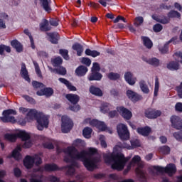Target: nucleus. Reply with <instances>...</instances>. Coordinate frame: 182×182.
I'll use <instances>...</instances> for the list:
<instances>
[{"mask_svg":"<svg viewBox=\"0 0 182 182\" xmlns=\"http://www.w3.org/2000/svg\"><path fill=\"white\" fill-rule=\"evenodd\" d=\"M103 159L107 164H112L111 168L112 170H117V171H122L127 163V159L124 157V154L117 152L111 154H104Z\"/></svg>","mask_w":182,"mask_h":182,"instance_id":"obj_1","label":"nucleus"},{"mask_svg":"<svg viewBox=\"0 0 182 182\" xmlns=\"http://www.w3.org/2000/svg\"><path fill=\"white\" fill-rule=\"evenodd\" d=\"M28 117L30 119H35L37 122V129L42 132L43 128L48 129L49 127V118L46 117L42 112H38V110L35 109H31L27 113Z\"/></svg>","mask_w":182,"mask_h":182,"instance_id":"obj_2","label":"nucleus"},{"mask_svg":"<svg viewBox=\"0 0 182 182\" xmlns=\"http://www.w3.org/2000/svg\"><path fill=\"white\" fill-rule=\"evenodd\" d=\"M171 123L173 129L180 130L173 132V136L177 140V141L182 142V119L178 116L173 115L171 117Z\"/></svg>","mask_w":182,"mask_h":182,"instance_id":"obj_3","label":"nucleus"},{"mask_svg":"<svg viewBox=\"0 0 182 182\" xmlns=\"http://www.w3.org/2000/svg\"><path fill=\"white\" fill-rule=\"evenodd\" d=\"M63 153L65 154H68L70 158H71V164L68 165V166L71 167H79V163L76 161V160H80L82 158H77V155L80 154L79 153V151H77V149L75 146H68L66 149L63 150Z\"/></svg>","mask_w":182,"mask_h":182,"instance_id":"obj_4","label":"nucleus"},{"mask_svg":"<svg viewBox=\"0 0 182 182\" xmlns=\"http://www.w3.org/2000/svg\"><path fill=\"white\" fill-rule=\"evenodd\" d=\"M82 159V161L83 163V165L88 170V171H93L95 168L97 167V163L100 162V158L99 157H94V158H90V157H80Z\"/></svg>","mask_w":182,"mask_h":182,"instance_id":"obj_5","label":"nucleus"},{"mask_svg":"<svg viewBox=\"0 0 182 182\" xmlns=\"http://www.w3.org/2000/svg\"><path fill=\"white\" fill-rule=\"evenodd\" d=\"M65 98L73 105L69 107L70 110L72 112H79L80 110V105H77L79 100H80L79 95L76 94H67Z\"/></svg>","mask_w":182,"mask_h":182,"instance_id":"obj_6","label":"nucleus"},{"mask_svg":"<svg viewBox=\"0 0 182 182\" xmlns=\"http://www.w3.org/2000/svg\"><path fill=\"white\" fill-rule=\"evenodd\" d=\"M11 114L16 116V111L12 109L4 110L3 112V117H0V120H1L3 123H16V119H15V117H12L11 116Z\"/></svg>","mask_w":182,"mask_h":182,"instance_id":"obj_7","label":"nucleus"},{"mask_svg":"<svg viewBox=\"0 0 182 182\" xmlns=\"http://www.w3.org/2000/svg\"><path fill=\"white\" fill-rule=\"evenodd\" d=\"M61 130L62 133H69L71 129H73V121L66 115H63L61 118Z\"/></svg>","mask_w":182,"mask_h":182,"instance_id":"obj_8","label":"nucleus"},{"mask_svg":"<svg viewBox=\"0 0 182 182\" xmlns=\"http://www.w3.org/2000/svg\"><path fill=\"white\" fill-rule=\"evenodd\" d=\"M117 132L121 140H129L130 139V132L127 126L124 124H119L117 126Z\"/></svg>","mask_w":182,"mask_h":182,"instance_id":"obj_9","label":"nucleus"},{"mask_svg":"<svg viewBox=\"0 0 182 182\" xmlns=\"http://www.w3.org/2000/svg\"><path fill=\"white\" fill-rule=\"evenodd\" d=\"M153 168L154 170H156V171H158V173H161L162 174L163 173H166L167 174H174L176 173V171H177V168L174 164H170L165 168L159 166H154Z\"/></svg>","mask_w":182,"mask_h":182,"instance_id":"obj_10","label":"nucleus"},{"mask_svg":"<svg viewBox=\"0 0 182 182\" xmlns=\"http://www.w3.org/2000/svg\"><path fill=\"white\" fill-rule=\"evenodd\" d=\"M145 117L147 119H157L161 116V111L153 108H148L145 110Z\"/></svg>","mask_w":182,"mask_h":182,"instance_id":"obj_11","label":"nucleus"},{"mask_svg":"<svg viewBox=\"0 0 182 182\" xmlns=\"http://www.w3.org/2000/svg\"><path fill=\"white\" fill-rule=\"evenodd\" d=\"M117 110L118 112H119V114H121V116L125 119V120H130V119L133 117V114L131 112V111L123 106L117 107Z\"/></svg>","mask_w":182,"mask_h":182,"instance_id":"obj_12","label":"nucleus"},{"mask_svg":"<svg viewBox=\"0 0 182 182\" xmlns=\"http://www.w3.org/2000/svg\"><path fill=\"white\" fill-rule=\"evenodd\" d=\"M53 93V89L52 87H45L36 92L37 96H46V97H50Z\"/></svg>","mask_w":182,"mask_h":182,"instance_id":"obj_13","label":"nucleus"},{"mask_svg":"<svg viewBox=\"0 0 182 182\" xmlns=\"http://www.w3.org/2000/svg\"><path fill=\"white\" fill-rule=\"evenodd\" d=\"M90 124L91 126H93L94 127H97V129H99V130H101L102 132H105L106 129H107V126H106V124L105 122L99 121L97 119H92L90 122Z\"/></svg>","mask_w":182,"mask_h":182,"instance_id":"obj_14","label":"nucleus"},{"mask_svg":"<svg viewBox=\"0 0 182 182\" xmlns=\"http://www.w3.org/2000/svg\"><path fill=\"white\" fill-rule=\"evenodd\" d=\"M176 41H177V38L173 37L168 42H166L164 46L159 47V49L161 53L163 55L168 53V45H170L171 43H173V45H176V43H177Z\"/></svg>","mask_w":182,"mask_h":182,"instance_id":"obj_15","label":"nucleus"},{"mask_svg":"<svg viewBox=\"0 0 182 182\" xmlns=\"http://www.w3.org/2000/svg\"><path fill=\"white\" fill-rule=\"evenodd\" d=\"M47 36H48V41L53 45H58L59 43V39H60V36H59V33L56 32L53 33H46Z\"/></svg>","mask_w":182,"mask_h":182,"instance_id":"obj_16","label":"nucleus"},{"mask_svg":"<svg viewBox=\"0 0 182 182\" xmlns=\"http://www.w3.org/2000/svg\"><path fill=\"white\" fill-rule=\"evenodd\" d=\"M23 166L27 168V170H31L33 167L34 164V159L33 156L27 155L25 159L23 161Z\"/></svg>","mask_w":182,"mask_h":182,"instance_id":"obj_17","label":"nucleus"},{"mask_svg":"<svg viewBox=\"0 0 182 182\" xmlns=\"http://www.w3.org/2000/svg\"><path fill=\"white\" fill-rule=\"evenodd\" d=\"M102 77L103 75H102V73L100 72L91 71V73L89 74L87 79L90 80V82H93V80L99 82L102 80Z\"/></svg>","mask_w":182,"mask_h":182,"instance_id":"obj_18","label":"nucleus"},{"mask_svg":"<svg viewBox=\"0 0 182 182\" xmlns=\"http://www.w3.org/2000/svg\"><path fill=\"white\" fill-rule=\"evenodd\" d=\"M20 75L23 79H25L26 82H28V83H31V78L29 77V73L28 72V70L26 69V65L25 63H21V69L20 71Z\"/></svg>","mask_w":182,"mask_h":182,"instance_id":"obj_19","label":"nucleus"},{"mask_svg":"<svg viewBox=\"0 0 182 182\" xmlns=\"http://www.w3.org/2000/svg\"><path fill=\"white\" fill-rule=\"evenodd\" d=\"M44 170L47 172L60 171L63 168L59 167L56 164H46L44 165Z\"/></svg>","mask_w":182,"mask_h":182,"instance_id":"obj_20","label":"nucleus"},{"mask_svg":"<svg viewBox=\"0 0 182 182\" xmlns=\"http://www.w3.org/2000/svg\"><path fill=\"white\" fill-rule=\"evenodd\" d=\"M97 154V149L96 148H89L88 151H82L80 152V154L77 155V159L80 157H86V156H95Z\"/></svg>","mask_w":182,"mask_h":182,"instance_id":"obj_21","label":"nucleus"},{"mask_svg":"<svg viewBox=\"0 0 182 182\" xmlns=\"http://www.w3.org/2000/svg\"><path fill=\"white\" fill-rule=\"evenodd\" d=\"M151 18L154 19V21L159 22V23H162L163 25H167V23H170V19L166 16H159L156 14H153Z\"/></svg>","mask_w":182,"mask_h":182,"instance_id":"obj_22","label":"nucleus"},{"mask_svg":"<svg viewBox=\"0 0 182 182\" xmlns=\"http://www.w3.org/2000/svg\"><path fill=\"white\" fill-rule=\"evenodd\" d=\"M124 79L127 83H129L130 86L136 85V81L137 80V78L133 77V73L131 72L125 73Z\"/></svg>","mask_w":182,"mask_h":182,"instance_id":"obj_23","label":"nucleus"},{"mask_svg":"<svg viewBox=\"0 0 182 182\" xmlns=\"http://www.w3.org/2000/svg\"><path fill=\"white\" fill-rule=\"evenodd\" d=\"M136 132L138 134L141 136H144V137H147L151 133V128L150 127H138L136 129Z\"/></svg>","mask_w":182,"mask_h":182,"instance_id":"obj_24","label":"nucleus"},{"mask_svg":"<svg viewBox=\"0 0 182 182\" xmlns=\"http://www.w3.org/2000/svg\"><path fill=\"white\" fill-rule=\"evenodd\" d=\"M88 70H89L87 68L86 66L80 65L75 69V73L76 76H78L79 77H82L85 76L86 75V73H87Z\"/></svg>","mask_w":182,"mask_h":182,"instance_id":"obj_25","label":"nucleus"},{"mask_svg":"<svg viewBox=\"0 0 182 182\" xmlns=\"http://www.w3.org/2000/svg\"><path fill=\"white\" fill-rule=\"evenodd\" d=\"M90 93L94 96H97L98 97H102L103 96V91L100 87L95 85H91L89 89Z\"/></svg>","mask_w":182,"mask_h":182,"instance_id":"obj_26","label":"nucleus"},{"mask_svg":"<svg viewBox=\"0 0 182 182\" xmlns=\"http://www.w3.org/2000/svg\"><path fill=\"white\" fill-rule=\"evenodd\" d=\"M52 29V27L49 26V21L46 18H43L40 23V30L41 32H49Z\"/></svg>","mask_w":182,"mask_h":182,"instance_id":"obj_27","label":"nucleus"},{"mask_svg":"<svg viewBox=\"0 0 182 182\" xmlns=\"http://www.w3.org/2000/svg\"><path fill=\"white\" fill-rule=\"evenodd\" d=\"M11 46L12 48L16 49V52L21 53L23 50V46L18 41V40H13L11 41Z\"/></svg>","mask_w":182,"mask_h":182,"instance_id":"obj_28","label":"nucleus"},{"mask_svg":"<svg viewBox=\"0 0 182 182\" xmlns=\"http://www.w3.org/2000/svg\"><path fill=\"white\" fill-rule=\"evenodd\" d=\"M41 6L43 8L46 12H52V8L50 7V4H52V0H40Z\"/></svg>","mask_w":182,"mask_h":182,"instance_id":"obj_29","label":"nucleus"},{"mask_svg":"<svg viewBox=\"0 0 182 182\" xmlns=\"http://www.w3.org/2000/svg\"><path fill=\"white\" fill-rule=\"evenodd\" d=\"M58 80L61 83H63V85H65V86L68 87V90H70V92H76L77 90L76 87L73 86L72 83L69 82V80L62 77H60Z\"/></svg>","mask_w":182,"mask_h":182,"instance_id":"obj_30","label":"nucleus"},{"mask_svg":"<svg viewBox=\"0 0 182 182\" xmlns=\"http://www.w3.org/2000/svg\"><path fill=\"white\" fill-rule=\"evenodd\" d=\"M50 72H53V73H57V75H61V76H65L66 75V68L63 66H59L57 67V68H50Z\"/></svg>","mask_w":182,"mask_h":182,"instance_id":"obj_31","label":"nucleus"},{"mask_svg":"<svg viewBox=\"0 0 182 182\" xmlns=\"http://www.w3.org/2000/svg\"><path fill=\"white\" fill-rule=\"evenodd\" d=\"M169 70H178L180 69V63L178 61H171L166 65Z\"/></svg>","mask_w":182,"mask_h":182,"instance_id":"obj_32","label":"nucleus"},{"mask_svg":"<svg viewBox=\"0 0 182 182\" xmlns=\"http://www.w3.org/2000/svg\"><path fill=\"white\" fill-rule=\"evenodd\" d=\"M73 50H76L77 55L78 56H82L83 53V46L79 43H75L72 46Z\"/></svg>","mask_w":182,"mask_h":182,"instance_id":"obj_33","label":"nucleus"},{"mask_svg":"<svg viewBox=\"0 0 182 182\" xmlns=\"http://www.w3.org/2000/svg\"><path fill=\"white\" fill-rule=\"evenodd\" d=\"M141 39L143 44L147 48V49H151V48H153V41H151L150 38L147 36H141Z\"/></svg>","mask_w":182,"mask_h":182,"instance_id":"obj_34","label":"nucleus"},{"mask_svg":"<svg viewBox=\"0 0 182 182\" xmlns=\"http://www.w3.org/2000/svg\"><path fill=\"white\" fill-rule=\"evenodd\" d=\"M139 87L141 92H143V93H144L145 95H149V93H150V89H149V86L146 83V81H144V80H141L139 82Z\"/></svg>","mask_w":182,"mask_h":182,"instance_id":"obj_35","label":"nucleus"},{"mask_svg":"<svg viewBox=\"0 0 182 182\" xmlns=\"http://www.w3.org/2000/svg\"><path fill=\"white\" fill-rule=\"evenodd\" d=\"M17 137L21 139L22 141H26L31 139V135L25 131H20L17 133Z\"/></svg>","mask_w":182,"mask_h":182,"instance_id":"obj_36","label":"nucleus"},{"mask_svg":"<svg viewBox=\"0 0 182 182\" xmlns=\"http://www.w3.org/2000/svg\"><path fill=\"white\" fill-rule=\"evenodd\" d=\"M144 61L146 62L149 65H151V66H154L155 68H157L160 65V60H159L156 58H145Z\"/></svg>","mask_w":182,"mask_h":182,"instance_id":"obj_37","label":"nucleus"},{"mask_svg":"<svg viewBox=\"0 0 182 182\" xmlns=\"http://www.w3.org/2000/svg\"><path fill=\"white\" fill-rule=\"evenodd\" d=\"M166 18H168V19H171L173 18L181 19V14L177 11L171 10L167 14Z\"/></svg>","mask_w":182,"mask_h":182,"instance_id":"obj_38","label":"nucleus"},{"mask_svg":"<svg viewBox=\"0 0 182 182\" xmlns=\"http://www.w3.org/2000/svg\"><path fill=\"white\" fill-rule=\"evenodd\" d=\"M22 149H21V147H18V149L13 150L11 156L14 159V160L19 161V160H21V159H22V155L19 152Z\"/></svg>","mask_w":182,"mask_h":182,"instance_id":"obj_39","label":"nucleus"},{"mask_svg":"<svg viewBox=\"0 0 182 182\" xmlns=\"http://www.w3.org/2000/svg\"><path fill=\"white\" fill-rule=\"evenodd\" d=\"M5 140L8 141H11V143H14L16 141V139H18V134H4Z\"/></svg>","mask_w":182,"mask_h":182,"instance_id":"obj_40","label":"nucleus"},{"mask_svg":"<svg viewBox=\"0 0 182 182\" xmlns=\"http://www.w3.org/2000/svg\"><path fill=\"white\" fill-rule=\"evenodd\" d=\"M63 63V60L60 57H57L51 60V65L53 68H59Z\"/></svg>","mask_w":182,"mask_h":182,"instance_id":"obj_41","label":"nucleus"},{"mask_svg":"<svg viewBox=\"0 0 182 182\" xmlns=\"http://www.w3.org/2000/svg\"><path fill=\"white\" fill-rule=\"evenodd\" d=\"M5 50L7 53H11V47L5 44H0V55L4 56Z\"/></svg>","mask_w":182,"mask_h":182,"instance_id":"obj_42","label":"nucleus"},{"mask_svg":"<svg viewBox=\"0 0 182 182\" xmlns=\"http://www.w3.org/2000/svg\"><path fill=\"white\" fill-rule=\"evenodd\" d=\"M92 132H93L92 128H90L89 127H87L83 129L82 134H83L84 137H85V139H90Z\"/></svg>","mask_w":182,"mask_h":182,"instance_id":"obj_43","label":"nucleus"},{"mask_svg":"<svg viewBox=\"0 0 182 182\" xmlns=\"http://www.w3.org/2000/svg\"><path fill=\"white\" fill-rule=\"evenodd\" d=\"M170 151H171V149H170V146H162L159 148V153H161V154L167 155L170 154Z\"/></svg>","mask_w":182,"mask_h":182,"instance_id":"obj_44","label":"nucleus"},{"mask_svg":"<svg viewBox=\"0 0 182 182\" xmlns=\"http://www.w3.org/2000/svg\"><path fill=\"white\" fill-rule=\"evenodd\" d=\"M59 53L60 55H61L63 59H65V60H69V50H68L67 49H60Z\"/></svg>","mask_w":182,"mask_h":182,"instance_id":"obj_45","label":"nucleus"},{"mask_svg":"<svg viewBox=\"0 0 182 182\" xmlns=\"http://www.w3.org/2000/svg\"><path fill=\"white\" fill-rule=\"evenodd\" d=\"M107 77L109 80H118L120 79V74L111 72L107 74Z\"/></svg>","mask_w":182,"mask_h":182,"instance_id":"obj_46","label":"nucleus"},{"mask_svg":"<svg viewBox=\"0 0 182 182\" xmlns=\"http://www.w3.org/2000/svg\"><path fill=\"white\" fill-rule=\"evenodd\" d=\"M110 104L108 103V102H103L102 105H101V107H100V109H101V112L102 113H107V112H109V110H110Z\"/></svg>","mask_w":182,"mask_h":182,"instance_id":"obj_47","label":"nucleus"},{"mask_svg":"<svg viewBox=\"0 0 182 182\" xmlns=\"http://www.w3.org/2000/svg\"><path fill=\"white\" fill-rule=\"evenodd\" d=\"M159 89H160L159 77H156L154 96H155V97L159 96Z\"/></svg>","mask_w":182,"mask_h":182,"instance_id":"obj_48","label":"nucleus"},{"mask_svg":"<svg viewBox=\"0 0 182 182\" xmlns=\"http://www.w3.org/2000/svg\"><path fill=\"white\" fill-rule=\"evenodd\" d=\"M33 65L35 67L36 75L38 76V77H42V71L41 70V68H39V64H38L37 62L33 61Z\"/></svg>","mask_w":182,"mask_h":182,"instance_id":"obj_49","label":"nucleus"},{"mask_svg":"<svg viewBox=\"0 0 182 182\" xmlns=\"http://www.w3.org/2000/svg\"><path fill=\"white\" fill-rule=\"evenodd\" d=\"M33 159L34 160V164H36V166H41V164H42V158H41L39 155H34L33 156Z\"/></svg>","mask_w":182,"mask_h":182,"instance_id":"obj_50","label":"nucleus"},{"mask_svg":"<svg viewBox=\"0 0 182 182\" xmlns=\"http://www.w3.org/2000/svg\"><path fill=\"white\" fill-rule=\"evenodd\" d=\"M43 147L44 149H47L48 150H53L55 149V146L50 141H45L43 143Z\"/></svg>","mask_w":182,"mask_h":182,"instance_id":"obj_51","label":"nucleus"},{"mask_svg":"<svg viewBox=\"0 0 182 182\" xmlns=\"http://www.w3.org/2000/svg\"><path fill=\"white\" fill-rule=\"evenodd\" d=\"M135 21H136V22H134V25L136 28H138V26H140V25H141V23L144 22V18H143L142 16H138V17H136Z\"/></svg>","mask_w":182,"mask_h":182,"instance_id":"obj_52","label":"nucleus"},{"mask_svg":"<svg viewBox=\"0 0 182 182\" xmlns=\"http://www.w3.org/2000/svg\"><path fill=\"white\" fill-rule=\"evenodd\" d=\"M66 168H68L66 174L68 176H75V173H76V169H75L74 167L69 166L68 165L66 166Z\"/></svg>","mask_w":182,"mask_h":182,"instance_id":"obj_53","label":"nucleus"},{"mask_svg":"<svg viewBox=\"0 0 182 182\" xmlns=\"http://www.w3.org/2000/svg\"><path fill=\"white\" fill-rule=\"evenodd\" d=\"M81 63H82V65H86V66H90V65H92V60L89 58L83 57Z\"/></svg>","mask_w":182,"mask_h":182,"instance_id":"obj_54","label":"nucleus"},{"mask_svg":"<svg viewBox=\"0 0 182 182\" xmlns=\"http://www.w3.org/2000/svg\"><path fill=\"white\" fill-rule=\"evenodd\" d=\"M23 97L28 102V103H31V105H35L36 101L32 97L29 95H23Z\"/></svg>","mask_w":182,"mask_h":182,"instance_id":"obj_55","label":"nucleus"},{"mask_svg":"<svg viewBox=\"0 0 182 182\" xmlns=\"http://www.w3.org/2000/svg\"><path fill=\"white\" fill-rule=\"evenodd\" d=\"M50 25H51V26H59V19L58 18H50L49 21Z\"/></svg>","mask_w":182,"mask_h":182,"instance_id":"obj_56","label":"nucleus"},{"mask_svg":"<svg viewBox=\"0 0 182 182\" xmlns=\"http://www.w3.org/2000/svg\"><path fill=\"white\" fill-rule=\"evenodd\" d=\"M32 86L34 89H39V87H43V83L39 82L38 81H32Z\"/></svg>","mask_w":182,"mask_h":182,"instance_id":"obj_57","label":"nucleus"},{"mask_svg":"<svg viewBox=\"0 0 182 182\" xmlns=\"http://www.w3.org/2000/svg\"><path fill=\"white\" fill-rule=\"evenodd\" d=\"M154 32H161L163 31V26L160 23H156L153 26Z\"/></svg>","mask_w":182,"mask_h":182,"instance_id":"obj_58","label":"nucleus"},{"mask_svg":"<svg viewBox=\"0 0 182 182\" xmlns=\"http://www.w3.org/2000/svg\"><path fill=\"white\" fill-rule=\"evenodd\" d=\"M134 95H136V92H134L132 90H128L127 91V97H129L130 99V100H133V99H134Z\"/></svg>","mask_w":182,"mask_h":182,"instance_id":"obj_59","label":"nucleus"},{"mask_svg":"<svg viewBox=\"0 0 182 182\" xmlns=\"http://www.w3.org/2000/svg\"><path fill=\"white\" fill-rule=\"evenodd\" d=\"M91 72H100V65L97 63H94Z\"/></svg>","mask_w":182,"mask_h":182,"instance_id":"obj_60","label":"nucleus"},{"mask_svg":"<svg viewBox=\"0 0 182 182\" xmlns=\"http://www.w3.org/2000/svg\"><path fill=\"white\" fill-rule=\"evenodd\" d=\"M48 181L60 182V178L56 177L55 176L51 175V176H48Z\"/></svg>","mask_w":182,"mask_h":182,"instance_id":"obj_61","label":"nucleus"},{"mask_svg":"<svg viewBox=\"0 0 182 182\" xmlns=\"http://www.w3.org/2000/svg\"><path fill=\"white\" fill-rule=\"evenodd\" d=\"M131 146H132V147H140V141L139 139L131 141Z\"/></svg>","mask_w":182,"mask_h":182,"instance_id":"obj_62","label":"nucleus"},{"mask_svg":"<svg viewBox=\"0 0 182 182\" xmlns=\"http://www.w3.org/2000/svg\"><path fill=\"white\" fill-rule=\"evenodd\" d=\"M141 99H143V96L135 92V95H134V98H132V102H139V100H141Z\"/></svg>","mask_w":182,"mask_h":182,"instance_id":"obj_63","label":"nucleus"},{"mask_svg":"<svg viewBox=\"0 0 182 182\" xmlns=\"http://www.w3.org/2000/svg\"><path fill=\"white\" fill-rule=\"evenodd\" d=\"M176 90L178 92L180 99H182V82H181L179 86L176 87Z\"/></svg>","mask_w":182,"mask_h":182,"instance_id":"obj_64","label":"nucleus"}]
</instances>
